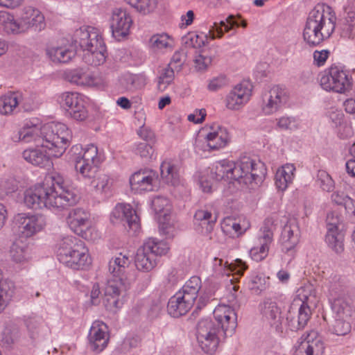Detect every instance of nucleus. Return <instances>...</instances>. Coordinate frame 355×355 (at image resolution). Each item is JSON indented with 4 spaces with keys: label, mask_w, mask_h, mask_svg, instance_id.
I'll use <instances>...</instances> for the list:
<instances>
[{
    "label": "nucleus",
    "mask_w": 355,
    "mask_h": 355,
    "mask_svg": "<svg viewBox=\"0 0 355 355\" xmlns=\"http://www.w3.org/2000/svg\"><path fill=\"white\" fill-rule=\"evenodd\" d=\"M211 175L216 181L223 179L236 180L241 184L254 189L263 181L266 168L263 162L243 156L236 163L226 159L216 162Z\"/></svg>",
    "instance_id": "f257e3e1"
},
{
    "label": "nucleus",
    "mask_w": 355,
    "mask_h": 355,
    "mask_svg": "<svg viewBox=\"0 0 355 355\" xmlns=\"http://www.w3.org/2000/svg\"><path fill=\"white\" fill-rule=\"evenodd\" d=\"M336 16L327 4L317 5L309 14L303 31L304 40L310 46H317L329 38L336 28Z\"/></svg>",
    "instance_id": "f03ea898"
},
{
    "label": "nucleus",
    "mask_w": 355,
    "mask_h": 355,
    "mask_svg": "<svg viewBox=\"0 0 355 355\" xmlns=\"http://www.w3.org/2000/svg\"><path fill=\"white\" fill-rule=\"evenodd\" d=\"M73 42L83 50V61L91 66H100L105 62L106 47L99 31L92 26H83L76 30Z\"/></svg>",
    "instance_id": "7ed1b4c3"
},
{
    "label": "nucleus",
    "mask_w": 355,
    "mask_h": 355,
    "mask_svg": "<svg viewBox=\"0 0 355 355\" xmlns=\"http://www.w3.org/2000/svg\"><path fill=\"white\" fill-rule=\"evenodd\" d=\"M57 257L59 261L74 270H83L92 263L88 249L78 239L68 236L58 243Z\"/></svg>",
    "instance_id": "20e7f679"
},
{
    "label": "nucleus",
    "mask_w": 355,
    "mask_h": 355,
    "mask_svg": "<svg viewBox=\"0 0 355 355\" xmlns=\"http://www.w3.org/2000/svg\"><path fill=\"white\" fill-rule=\"evenodd\" d=\"M199 277H191L182 288L171 297L168 302L167 310L173 317L185 315L193 306L201 288Z\"/></svg>",
    "instance_id": "39448f33"
},
{
    "label": "nucleus",
    "mask_w": 355,
    "mask_h": 355,
    "mask_svg": "<svg viewBox=\"0 0 355 355\" xmlns=\"http://www.w3.org/2000/svg\"><path fill=\"white\" fill-rule=\"evenodd\" d=\"M44 148L54 157H60L69 146L71 132L62 123L51 122L42 125Z\"/></svg>",
    "instance_id": "423d86ee"
},
{
    "label": "nucleus",
    "mask_w": 355,
    "mask_h": 355,
    "mask_svg": "<svg viewBox=\"0 0 355 355\" xmlns=\"http://www.w3.org/2000/svg\"><path fill=\"white\" fill-rule=\"evenodd\" d=\"M71 152L75 155V168L84 178L95 177L100 163L98 148L94 144L87 145L85 148L79 145L73 146Z\"/></svg>",
    "instance_id": "0eeeda50"
},
{
    "label": "nucleus",
    "mask_w": 355,
    "mask_h": 355,
    "mask_svg": "<svg viewBox=\"0 0 355 355\" xmlns=\"http://www.w3.org/2000/svg\"><path fill=\"white\" fill-rule=\"evenodd\" d=\"M196 336L201 349L211 354L217 350L221 338H225L220 327L210 319H203L198 322Z\"/></svg>",
    "instance_id": "6e6552de"
},
{
    "label": "nucleus",
    "mask_w": 355,
    "mask_h": 355,
    "mask_svg": "<svg viewBox=\"0 0 355 355\" xmlns=\"http://www.w3.org/2000/svg\"><path fill=\"white\" fill-rule=\"evenodd\" d=\"M52 190L44 187L43 184H37L26 189L24 194L25 205L33 209L48 208L54 210H62L55 198Z\"/></svg>",
    "instance_id": "1a4fd4ad"
},
{
    "label": "nucleus",
    "mask_w": 355,
    "mask_h": 355,
    "mask_svg": "<svg viewBox=\"0 0 355 355\" xmlns=\"http://www.w3.org/2000/svg\"><path fill=\"white\" fill-rule=\"evenodd\" d=\"M42 184L45 187H48L52 190L55 201L58 202L57 204L62 210L74 205L78 200L75 191L65 184L63 178L59 175H53L51 183L46 181Z\"/></svg>",
    "instance_id": "9d476101"
},
{
    "label": "nucleus",
    "mask_w": 355,
    "mask_h": 355,
    "mask_svg": "<svg viewBox=\"0 0 355 355\" xmlns=\"http://www.w3.org/2000/svg\"><path fill=\"white\" fill-rule=\"evenodd\" d=\"M17 232L28 238L42 230L46 225V218L40 214H19L15 218Z\"/></svg>",
    "instance_id": "9b49d317"
},
{
    "label": "nucleus",
    "mask_w": 355,
    "mask_h": 355,
    "mask_svg": "<svg viewBox=\"0 0 355 355\" xmlns=\"http://www.w3.org/2000/svg\"><path fill=\"white\" fill-rule=\"evenodd\" d=\"M336 285L330 289L329 301L334 315L352 318L355 312V304L353 299L345 293L337 294Z\"/></svg>",
    "instance_id": "f8f14e48"
},
{
    "label": "nucleus",
    "mask_w": 355,
    "mask_h": 355,
    "mask_svg": "<svg viewBox=\"0 0 355 355\" xmlns=\"http://www.w3.org/2000/svg\"><path fill=\"white\" fill-rule=\"evenodd\" d=\"M252 86L247 81H243L235 85L227 94L225 106L230 110H239L250 101Z\"/></svg>",
    "instance_id": "ddd939ff"
},
{
    "label": "nucleus",
    "mask_w": 355,
    "mask_h": 355,
    "mask_svg": "<svg viewBox=\"0 0 355 355\" xmlns=\"http://www.w3.org/2000/svg\"><path fill=\"white\" fill-rule=\"evenodd\" d=\"M295 355H323L324 345L315 331L302 336L294 345Z\"/></svg>",
    "instance_id": "4468645a"
},
{
    "label": "nucleus",
    "mask_w": 355,
    "mask_h": 355,
    "mask_svg": "<svg viewBox=\"0 0 355 355\" xmlns=\"http://www.w3.org/2000/svg\"><path fill=\"white\" fill-rule=\"evenodd\" d=\"M214 315L217 322L216 324L223 331L224 337L231 336L237 326L235 310L225 304H219L215 308Z\"/></svg>",
    "instance_id": "2eb2a0df"
},
{
    "label": "nucleus",
    "mask_w": 355,
    "mask_h": 355,
    "mask_svg": "<svg viewBox=\"0 0 355 355\" xmlns=\"http://www.w3.org/2000/svg\"><path fill=\"white\" fill-rule=\"evenodd\" d=\"M151 205L157 216L160 231L166 235H170L173 227L169 222L171 210L169 200L166 197L158 196L152 200Z\"/></svg>",
    "instance_id": "dca6fc26"
},
{
    "label": "nucleus",
    "mask_w": 355,
    "mask_h": 355,
    "mask_svg": "<svg viewBox=\"0 0 355 355\" xmlns=\"http://www.w3.org/2000/svg\"><path fill=\"white\" fill-rule=\"evenodd\" d=\"M132 24V16L121 8H115L112 11L110 28L113 37L117 40L125 37L130 33Z\"/></svg>",
    "instance_id": "f3484780"
},
{
    "label": "nucleus",
    "mask_w": 355,
    "mask_h": 355,
    "mask_svg": "<svg viewBox=\"0 0 355 355\" xmlns=\"http://www.w3.org/2000/svg\"><path fill=\"white\" fill-rule=\"evenodd\" d=\"M67 223L71 230L80 236L88 239L87 230L91 226L90 214L82 208L71 209L67 216Z\"/></svg>",
    "instance_id": "a211bd4d"
},
{
    "label": "nucleus",
    "mask_w": 355,
    "mask_h": 355,
    "mask_svg": "<svg viewBox=\"0 0 355 355\" xmlns=\"http://www.w3.org/2000/svg\"><path fill=\"white\" fill-rule=\"evenodd\" d=\"M286 101L285 90L278 85L273 86L262 96L261 110L266 115L272 114L277 112Z\"/></svg>",
    "instance_id": "6ab92c4d"
},
{
    "label": "nucleus",
    "mask_w": 355,
    "mask_h": 355,
    "mask_svg": "<svg viewBox=\"0 0 355 355\" xmlns=\"http://www.w3.org/2000/svg\"><path fill=\"white\" fill-rule=\"evenodd\" d=\"M203 131L206 133L204 139L210 150H218L224 148L230 141L227 129L218 124L207 126Z\"/></svg>",
    "instance_id": "aec40b11"
},
{
    "label": "nucleus",
    "mask_w": 355,
    "mask_h": 355,
    "mask_svg": "<svg viewBox=\"0 0 355 355\" xmlns=\"http://www.w3.org/2000/svg\"><path fill=\"white\" fill-rule=\"evenodd\" d=\"M88 340L91 350L96 353L102 352L109 341L107 325L101 321L94 322L89 332Z\"/></svg>",
    "instance_id": "412c9836"
},
{
    "label": "nucleus",
    "mask_w": 355,
    "mask_h": 355,
    "mask_svg": "<svg viewBox=\"0 0 355 355\" xmlns=\"http://www.w3.org/2000/svg\"><path fill=\"white\" fill-rule=\"evenodd\" d=\"M300 230L295 220H289L284 227L281 235L282 251L293 257L295 248L300 241Z\"/></svg>",
    "instance_id": "4be33fe9"
},
{
    "label": "nucleus",
    "mask_w": 355,
    "mask_h": 355,
    "mask_svg": "<svg viewBox=\"0 0 355 355\" xmlns=\"http://www.w3.org/2000/svg\"><path fill=\"white\" fill-rule=\"evenodd\" d=\"M311 315L309 306L292 304L286 315V322L292 331L304 329Z\"/></svg>",
    "instance_id": "5701e85b"
},
{
    "label": "nucleus",
    "mask_w": 355,
    "mask_h": 355,
    "mask_svg": "<svg viewBox=\"0 0 355 355\" xmlns=\"http://www.w3.org/2000/svg\"><path fill=\"white\" fill-rule=\"evenodd\" d=\"M178 162L171 158H166L160 165V175L168 185L179 187L184 185V180L180 175Z\"/></svg>",
    "instance_id": "b1692460"
},
{
    "label": "nucleus",
    "mask_w": 355,
    "mask_h": 355,
    "mask_svg": "<svg viewBox=\"0 0 355 355\" xmlns=\"http://www.w3.org/2000/svg\"><path fill=\"white\" fill-rule=\"evenodd\" d=\"M333 71V89L332 92L337 94H345L349 92L353 85L352 78L349 72L343 67L331 64Z\"/></svg>",
    "instance_id": "393cba45"
},
{
    "label": "nucleus",
    "mask_w": 355,
    "mask_h": 355,
    "mask_svg": "<svg viewBox=\"0 0 355 355\" xmlns=\"http://www.w3.org/2000/svg\"><path fill=\"white\" fill-rule=\"evenodd\" d=\"M175 42L173 37L162 32L153 34L149 39L148 46L155 53L165 54L173 51Z\"/></svg>",
    "instance_id": "a878e982"
},
{
    "label": "nucleus",
    "mask_w": 355,
    "mask_h": 355,
    "mask_svg": "<svg viewBox=\"0 0 355 355\" xmlns=\"http://www.w3.org/2000/svg\"><path fill=\"white\" fill-rule=\"evenodd\" d=\"M260 311L263 318L271 326L279 328L282 324V311L277 303L272 299H266L260 304Z\"/></svg>",
    "instance_id": "bb28decb"
},
{
    "label": "nucleus",
    "mask_w": 355,
    "mask_h": 355,
    "mask_svg": "<svg viewBox=\"0 0 355 355\" xmlns=\"http://www.w3.org/2000/svg\"><path fill=\"white\" fill-rule=\"evenodd\" d=\"M131 263L130 257L127 254L119 253L114 257H112L108 263V270L113 277L119 278L120 283L124 285L125 288H130V284L128 286L125 285L123 275Z\"/></svg>",
    "instance_id": "cd10ccee"
},
{
    "label": "nucleus",
    "mask_w": 355,
    "mask_h": 355,
    "mask_svg": "<svg viewBox=\"0 0 355 355\" xmlns=\"http://www.w3.org/2000/svg\"><path fill=\"white\" fill-rule=\"evenodd\" d=\"M23 24H25L26 32L33 28L35 31H40L45 26L44 17L37 9L33 7H26L21 16Z\"/></svg>",
    "instance_id": "c85d7f7f"
},
{
    "label": "nucleus",
    "mask_w": 355,
    "mask_h": 355,
    "mask_svg": "<svg viewBox=\"0 0 355 355\" xmlns=\"http://www.w3.org/2000/svg\"><path fill=\"white\" fill-rule=\"evenodd\" d=\"M157 174L153 170L144 169L135 172V192L141 193L153 190Z\"/></svg>",
    "instance_id": "c756f323"
},
{
    "label": "nucleus",
    "mask_w": 355,
    "mask_h": 355,
    "mask_svg": "<svg viewBox=\"0 0 355 355\" xmlns=\"http://www.w3.org/2000/svg\"><path fill=\"white\" fill-rule=\"evenodd\" d=\"M22 156L28 162L40 168L50 166L51 165L50 157H53L46 148H38L37 147L35 149L25 150Z\"/></svg>",
    "instance_id": "7c9ffc66"
},
{
    "label": "nucleus",
    "mask_w": 355,
    "mask_h": 355,
    "mask_svg": "<svg viewBox=\"0 0 355 355\" xmlns=\"http://www.w3.org/2000/svg\"><path fill=\"white\" fill-rule=\"evenodd\" d=\"M19 140L25 143L33 142L36 147L44 148V140L42 134V126L33 125L29 126L26 124L19 132Z\"/></svg>",
    "instance_id": "2f4dec72"
},
{
    "label": "nucleus",
    "mask_w": 355,
    "mask_h": 355,
    "mask_svg": "<svg viewBox=\"0 0 355 355\" xmlns=\"http://www.w3.org/2000/svg\"><path fill=\"white\" fill-rule=\"evenodd\" d=\"M24 323L32 338L44 337L49 332V328L41 316L30 315L26 317Z\"/></svg>",
    "instance_id": "473e14b6"
},
{
    "label": "nucleus",
    "mask_w": 355,
    "mask_h": 355,
    "mask_svg": "<svg viewBox=\"0 0 355 355\" xmlns=\"http://www.w3.org/2000/svg\"><path fill=\"white\" fill-rule=\"evenodd\" d=\"M295 167L292 164H286L278 168L275 174V186L279 191H284L293 182Z\"/></svg>",
    "instance_id": "72a5a7b5"
},
{
    "label": "nucleus",
    "mask_w": 355,
    "mask_h": 355,
    "mask_svg": "<svg viewBox=\"0 0 355 355\" xmlns=\"http://www.w3.org/2000/svg\"><path fill=\"white\" fill-rule=\"evenodd\" d=\"M132 207L130 204L118 203L112 211L110 220L112 223L125 222L128 230L132 229Z\"/></svg>",
    "instance_id": "f704fd0d"
},
{
    "label": "nucleus",
    "mask_w": 355,
    "mask_h": 355,
    "mask_svg": "<svg viewBox=\"0 0 355 355\" xmlns=\"http://www.w3.org/2000/svg\"><path fill=\"white\" fill-rule=\"evenodd\" d=\"M135 266L139 270L149 271L156 266V261L148 248L143 244L135 256Z\"/></svg>",
    "instance_id": "c9c22d12"
},
{
    "label": "nucleus",
    "mask_w": 355,
    "mask_h": 355,
    "mask_svg": "<svg viewBox=\"0 0 355 355\" xmlns=\"http://www.w3.org/2000/svg\"><path fill=\"white\" fill-rule=\"evenodd\" d=\"M119 295V289L117 284L113 281H108L103 300V304L107 310L115 311L120 307Z\"/></svg>",
    "instance_id": "e433bc0d"
},
{
    "label": "nucleus",
    "mask_w": 355,
    "mask_h": 355,
    "mask_svg": "<svg viewBox=\"0 0 355 355\" xmlns=\"http://www.w3.org/2000/svg\"><path fill=\"white\" fill-rule=\"evenodd\" d=\"M67 79L71 83L79 86H94L97 84L96 78L83 69H76L69 71Z\"/></svg>",
    "instance_id": "4c0bfd02"
},
{
    "label": "nucleus",
    "mask_w": 355,
    "mask_h": 355,
    "mask_svg": "<svg viewBox=\"0 0 355 355\" xmlns=\"http://www.w3.org/2000/svg\"><path fill=\"white\" fill-rule=\"evenodd\" d=\"M344 239L342 230H327L324 236L325 243L336 254H341L344 251Z\"/></svg>",
    "instance_id": "58836bf2"
},
{
    "label": "nucleus",
    "mask_w": 355,
    "mask_h": 355,
    "mask_svg": "<svg viewBox=\"0 0 355 355\" xmlns=\"http://www.w3.org/2000/svg\"><path fill=\"white\" fill-rule=\"evenodd\" d=\"M297 298L294 300L293 305L309 306L316 300L315 291L311 284H306L300 287L296 292Z\"/></svg>",
    "instance_id": "ea45409f"
},
{
    "label": "nucleus",
    "mask_w": 355,
    "mask_h": 355,
    "mask_svg": "<svg viewBox=\"0 0 355 355\" xmlns=\"http://www.w3.org/2000/svg\"><path fill=\"white\" fill-rule=\"evenodd\" d=\"M10 254L12 260L16 263L27 261L30 258L28 245L21 239H17L12 244Z\"/></svg>",
    "instance_id": "a19ab883"
},
{
    "label": "nucleus",
    "mask_w": 355,
    "mask_h": 355,
    "mask_svg": "<svg viewBox=\"0 0 355 355\" xmlns=\"http://www.w3.org/2000/svg\"><path fill=\"white\" fill-rule=\"evenodd\" d=\"M22 96L19 93H9L0 97V114L7 115L12 112L21 103Z\"/></svg>",
    "instance_id": "79ce46f5"
},
{
    "label": "nucleus",
    "mask_w": 355,
    "mask_h": 355,
    "mask_svg": "<svg viewBox=\"0 0 355 355\" xmlns=\"http://www.w3.org/2000/svg\"><path fill=\"white\" fill-rule=\"evenodd\" d=\"M1 26L4 31L8 34L17 35L26 32V26L23 24L21 18L16 19L14 15L8 12H6Z\"/></svg>",
    "instance_id": "37998d69"
},
{
    "label": "nucleus",
    "mask_w": 355,
    "mask_h": 355,
    "mask_svg": "<svg viewBox=\"0 0 355 355\" xmlns=\"http://www.w3.org/2000/svg\"><path fill=\"white\" fill-rule=\"evenodd\" d=\"M47 54L54 62L66 63L75 56L76 53L65 46H58L49 48Z\"/></svg>",
    "instance_id": "c03bdc74"
},
{
    "label": "nucleus",
    "mask_w": 355,
    "mask_h": 355,
    "mask_svg": "<svg viewBox=\"0 0 355 355\" xmlns=\"http://www.w3.org/2000/svg\"><path fill=\"white\" fill-rule=\"evenodd\" d=\"M352 329L351 318L334 315V320L329 326V331L336 336H343Z\"/></svg>",
    "instance_id": "a18cd8bd"
},
{
    "label": "nucleus",
    "mask_w": 355,
    "mask_h": 355,
    "mask_svg": "<svg viewBox=\"0 0 355 355\" xmlns=\"http://www.w3.org/2000/svg\"><path fill=\"white\" fill-rule=\"evenodd\" d=\"M276 220L272 217L267 218L263 223V227L260 230V235L258 236V241L259 244H266L270 248V244L273 241V232L275 230Z\"/></svg>",
    "instance_id": "49530a36"
},
{
    "label": "nucleus",
    "mask_w": 355,
    "mask_h": 355,
    "mask_svg": "<svg viewBox=\"0 0 355 355\" xmlns=\"http://www.w3.org/2000/svg\"><path fill=\"white\" fill-rule=\"evenodd\" d=\"M90 184L94 189L101 193H108L112 186V180L106 174L100 173L96 175L95 177L92 178Z\"/></svg>",
    "instance_id": "de8ad7c7"
},
{
    "label": "nucleus",
    "mask_w": 355,
    "mask_h": 355,
    "mask_svg": "<svg viewBox=\"0 0 355 355\" xmlns=\"http://www.w3.org/2000/svg\"><path fill=\"white\" fill-rule=\"evenodd\" d=\"M15 286L12 282H0V313L6 308L14 294Z\"/></svg>",
    "instance_id": "09e8293b"
},
{
    "label": "nucleus",
    "mask_w": 355,
    "mask_h": 355,
    "mask_svg": "<svg viewBox=\"0 0 355 355\" xmlns=\"http://www.w3.org/2000/svg\"><path fill=\"white\" fill-rule=\"evenodd\" d=\"M216 221V217L213 216L211 211L206 209H198L194 215V223L198 225L205 227L207 231H209L212 225Z\"/></svg>",
    "instance_id": "8fccbe9b"
},
{
    "label": "nucleus",
    "mask_w": 355,
    "mask_h": 355,
    "mask_svg": "<svg viewBox=\"0 0 355 355\" xmlns=\"http://www.w3.org/2000/svg\"><path fill=\"white\" fill-rule=\"evenodd\" d=\"M148 251L155 256H163L168 253L169 246L168 243L163 241H158L155 239H150L144 243Z\"/></svg>",
    "instance_id": "3c124183"
},
{
    "label": "nucleus",
    "mask_w": 355,
    "mask_h": 355,
    "mask_svg": "<svg viewBox=\"0 0 355 355\" xmlns=\"http://www.w3.org/2000/svg\"><path fill=\"white\" fill-rule=\"evenodd\" d=\"M341 34L347 38L355 37V11L349 10L341 27Z\"/></svg>",
    "instance_id": "603ef678"
},
{
    "label": "nucleus",
    "mask_w": 355,
    "mask_h": 355,
    "mask_svg": "<svg viewBox=\"0 0 355 355\" xmlns=\"http://www.w3.org/2000/svg\"><path fill=\"white\" fill-rule=\"evenodd\" d=\"M214 57L207 50H202L195 55L194 68L198 71H205L211 65Z\"/></svg>",
    "instance_id": "864d4df0"
},
{
    "label": "nucleus",
    "mask_w": 355,
    "mask_h": 355,
    "mask_svg": "<svg viewBox=\"0 0 355 355\" xmlns=\"http://www.w3.org/2000/svg\"><path fill=\"white\" fill-rule=\"evenodd\" d=\"M221 228L226 234H229L232 237L239 236L246 230V227L241 226L239 223L230 218H225L223 220Z\"/></svg>",
    "instance_id": "5fc2aeb1"
},
{
    "label": "nucleus",
    "mask_w": 355,
    "mask_h": 355,
    "mask_svg": "<svg viewBox=\"0 0 355 355\" xmlns=\"http://www.w3.org/2000/svg\"><path fill=\"white\" fill-rule=\"evenodd\" d=\"M138 125L140 126V129L138 130L137 134L141 139H142L144 143L155 144V137L154 132L148 127L145 126L146 116L144 113H138Z\"/></svg>",
    "instance_id": "6e6d98bb"
},
{
    "label": "nucleus",
    "mask_w": 355,
    "mask_h": 355,
    "mask_svg": "<svg viewBox=\"0 0 355 355\" xmlns=\"http://www.w3.org/2000/svg\"><path fill=\"white\" fill-rule=\"evenodd\" d=\"M84 97L83 94L78 92H67L60 95L58 102L67 110L75 106Z\"/></svg>",
    "instance_id": "4d7b16f0"
},
{
    "label": "nucleus",
    "mask_w": 355,
    "mask_h": 355,
    "mask_svg": "<svg viewBox=\"0 0 355 355\" xmlns=\"http://www.w3.org/2000/svg\"><path fill=\"white\" fill-rule=\"evenodd\" d=\"M182 42L187 47L200 49L206 46V38L196 32H190L182 37Z\"/></svg>",
    "instance_id": "13d9d810"
},
{
    "label": "nucleus",
    "mask_w": 355,
    "mask_h": 355,
    "mask_svg": "<svg viewBox=\"0 0 355 355\" xmlns=\"http://www.w3.org/2000/svg\"><path fill=\"white\" fill-rule=\"evenodd\" d=\"M135 9L137 12L147 15L154 12L157 6L161 4L164 0H135Z\"/></svg>",
    "instance_id": "bf43d9fd"
},
{
    "label": "nucleus",
    "mask_w": 355,
    "mask_h": 355,
    "mask_svg": "<svg viewBox=\"0 0 355 355\" xmlns=\"http://www.w3.org/2000/svg\"><path fill=\"white\" fill-rule=\"evenodd\" d=\"M277 126L282 130L295 131L300 128V121L294 116H282L277 119Z\"/></svg>",
    "instance_id": "052dcab7"
},
{
    "label": "nucleus",
    "mask_w": 355,
    "mask_h": 355,
    "mask_svg": "<svg viewBox=\"0 0 355 355\" xmlns=\"http://www.w3.org/2000/svg\"><path fill=\"white\" fill-rule=\"evenodd\" d=\"M175 71V70L168 65L161 71L157 83V87L159 91L164 92L168 85L173 82Z\"/></svg>",
    "instance_id": "680f3d73"
},
{
    "label": "nucleus",
    "mask_w": 355,
    "mask_h": 355,
    "mask_svg": "<svg viewBox=\"0 0 355 355\" xmlns=\"http://www.w3.org/2000/svg\"><path fill=\"white\" fill-rule=\"evenodd\" d=\"M85 97L83 98L75 106L67 112L70 116L76 121H84L88 116L87 110L85 107Z\"/></svg>",
    "instance_id": "e2e57ef3"
},
{
    "label": "nucleus",
    "mask_w": 355,
    "mask_h": 355,
    "mask_svg": "<svg viewBox=\"0 0 355 355\" xmlns=\"http://www.w3.org/2000/svg\"><path fill=\"white\" fill-rule=\"evenodd\" d=\"M319 78L320 85L322 89L332 92L334 78L331 65L321 72Z\"/></svg>",
    "instance_id": "0e129e2a"
},
{
    "label": "nucleus",
    "mask_w": 355,
    "mask_h": 355,
    "mask_svg": "<svg viewBox=\"0 0 355 355\" xmlns=\"http://www.w3.org/2000/svg\"><path fill=\"white\" fill-rule=\"evenodd\" d=\"M317 182L322 190L331 191L334 187V182L331 176L325 171H319Z\"/></svg>",
    "instance_id": "69168bd1"
},
{
    "label": "nucleus",
    "mask_w": 355,
    "mask_h": 355,
    "mask_svg": "<svg viewBox=\"0 0 355 355\" xmlns=\"http://www.w3.org/2000/svg\"><path fill=\"white\" fill-rule=\"evenodd\" d=\"M331 199L336 204L343 205L346 209L352 210L354 207V201L343 192H334Z\"/></svg>",
    "instance_id": "338daca9"
},
{
    "label": "nucleus",
    "mask_w": 355,
    "mask_h": 355,
    "mask_svg": "<svg viewBox=\"0 0 355 355\" xmlns=\"http://www.w3.org/2000/svg\"><path fill=\"white\" fill-rule=\"evenodd\" d=\"M269 249L270 248L267 247L266 244L259 243V245L250 249V255L254 261H261L268 256Z\"/></svg>",
    "instance_id": "774afa93"
}]
</instances>
